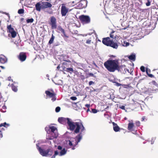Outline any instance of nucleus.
<instances>
[{"label": "nucleus", "instance_id": "a211bd4d", "mask_svg": "<svg viewBox=\"0 0 158 158\" xmlns=\"http://www.w3.org/2000/svg\"><path fill=\"white\" fill-rule=\"evenodd\" d=\"M134 127V125L133 123H129L128 126V130L131 131H132L133 130V128Z\"/></svg>", "mask_w": 158, "mask_h": 158}, {"label": "nucleus", "instance_id": "5fc2aeb1", "mask_svg": "<svg viewBox=\"0 0 158 158\" xmlns=\"http://www.w3.org/2000/svg\"><path fill=\"white\" fill-rule=\"evenodd\" d=\"M1 68L2 69H5V67L3 66H1Z\"/></svg>", "mask_w": 158, "mask_h": 158}, {"label": "nucleus", "instance_id": "864d4df0", "mask_svg": "<svg viewBox=\"0 0 158 158\" xmlns=\"http://www.w3.org/2000/svg\"><path fill=\"white\" fill-rule=\"evenodd\" d=\"M122 84L119 83H117V85H118V86H122Z\"/></svg>", "mask_w": 158, "mask_h": 158}, {"label": "nucleus", "instance_id": "58836bf2", "mask_svg": "<svg viewBox=\"0 0 158 158\" xmlns=\"http://www.w3.org/2000/svg\"><path fill=\"white\" fill-rule=\"evenodd\" d=\"M70 99L73 100H75L77 99V98L76 97L73 96L70 97Z\"/></svg>", "mask_w": 158, "mask_h": 158}, {"label": "nucleus", "instance_id": "20e7f679", "mask_svg": "<svg viewBox=\"0 0 158 158\" xmlns=\"http://www.w3.org/2000/svg\"><path fill=\"white\" fill-rule=\"evenodd\" d=\"M102 42L104 45L110 46L114 49H117L118 47L117 43L114 42L113 40H110L109 37L103 38Z\"/></svg>", "mask_w": 158, "mask_h": 158}, {"label": "nucleus", "instance_id": "7ed1b4c3", "mask_svg": "<svg viewBox=\"0 0 158 158\" xmlns=\"http://www.w3.org/2000/svg\"><path fill=\"white\" fill-rule=\"evenodd\" d=\"M38 143L36 144L37 148L41 155L44 156L51 157L52 156L53 154V150L52 149L49 148L45 150L40 147Z\"/></svg>", "mask_w": 158, "mask_h": 158}, {"label": "nucleus", "instance_id": "4c0bfd02", "mask_svg": "<svg viewBox=\"0 0 158 158\" xmlns=\"http://www.w3.org/2000/svg\"><path fill=\"white\" fill-rule=\"evenodd\" d=\"M135 124L137 127H139L140 126V122L139 121H137L135 122Z\"/></svg>", "mask_w": 158, "mask_h": 158}, {"label": "nucleus", "instance_id": "0eeeda50", "mask_svg": "<svg viewBox=\"0 0 158 158\" xmlns=\"http://www.w3.org/2000/svg\"><path fill=\"white\" fill-rule=\"evenodd\" d=\"M50 90L52 92L46 90L45 91V93L46 95V96L48 97L49 98H52V100L53 102L56 100V94L52 89H51Z\"/></svg>", "mask_w": 158, "mask_h": 158}, {"label": "nucleus", "instance_id": "680f3d73", "mask_svg": "<svg viewBox=\"0 0 158 158\" xmlns=\"http://www.w3.org/2000/svg\"><path fill=\"white\" fill-rule=\"evenodd\" d=\"M109 108V106H107V107L105 109H108Z\"/></svg>", "mask_w": 158, "mask_h": 158}, {"label": "nucleus", "instance_id": "ea45409f", "mask_svg": "<svg viewBox=\"0 0 158 158\" xmlns=\"http://www.w3.org/2000/svg\"><path fill=\"white\" fill-rule=\"evenodd\" d=\"M122 86L124 88H127L129 87V85H128L122 84Z\"/></svg>", "mask_w": 158, "mask_h": 158}, {"label": "nucleus", "instance_id": "4d7b16f0", "mask_svg": "<svg viewBox=\"0 0 158 158\" xmlns=\"http://www.w3.org/2000/svg\"><path fill=\"white\" fill-rule=\"evenodd\" d=\"M73 146V147L72 148V150H74V149H75V146Z\"/></svg>", "mask_w": 158, "mask_h": 158}, {"label": "nucleus", "instance_id": "79ce46f5", "mask_svg": "<svg viewBox=\"0 0 158 158\" xmlns=\"http://www.w3.org/2000/svg\"><path fill=\"white\" fill-rule=\"evenodd\" d=\"M91 42V40L90 39H88L86 41V43L87 44H90Z\"/></svg>", "mask_w": 158, "mask_h": 158}, {"label": "nucleus", "instance_id": "bb28decb", "mask_svg": "<svg viewBox=\"0 0 158 158\" xmlns=\"http://www.w3.org/2000/svg\"><path fill=\"white\" fill-rule=\"evenodd\" d=\"M50 130L51 131L54 133V131L56 130H57L56 128L54 126H50Z\"/></svg>", "mask_w": 158, "mask_h": 158}, {"label": "nucleus", "instance_id": "aec40b11", "mask_svg": "<svg viewBox=\"0 0 158 158\" xmlns=\"http://www.w3.org/2000/svg\"><path fill=\"white\" fill-rule=\"evenodd\" d=\"M41 6L40 2L37 3L35 5V9L38 11H40L41 10Z\"/></svg>", "mask_w": 158, "mask_h": 158}, {"label": "nucleus", "instance_id": "2eb2a0df", "mask_svg": "<svg viewBox=\"0 0 158 158\" xmlns=\"http://www.w3.org/2000/svg\"><path fill=\"white\" fill-rule=\"evenodd\" d=\"M112 124L113 126V129L115 132L118 131L120 130L119 127L118 126L117 124L114 122H112Z\"/></svg>", "mask_w": 158, "mask_h": 158}, {"label": "nucleus", "instance_id": "9d476101", "mask_svg": "<svg viewBox=\"0 0 158 158\" xmlns=\"http://www.w3.org/2000/svg\"><path fill=\"white\" fill-rule=\"evenodd\" d=\"M51 25L52 29H55L56 28V19L54 16L50 18Z\"/></svg>", "mask_w": 158, "mask_h": 158}, {"label": "nucleus", "instance_id": "cd10ccee", "mask_svg": "<svg viewBox=\"0 0 158 158\" xmlns=\"http://www.w3.org/2000/svg\"><path fill=\"white\" fill-rule=\"evenodd\" d=\"M9 33L11 34V37L13 38H15L17 35V33L15 31H12Z\"/></svg>", "mask_w": 158, "mask_h": 158}, {"label": "nucleus", "instance_id": "dca6fc26", "mask_svg": "<svg viewBox=\"0 0 158 158\" xmlns=\"http://www.w3.org/2000/svg\"><path fill=\"white\" fill-rule=\"evenodd\" d=\"M58 29L63 34L64 37L66 38H69V36L66 34L64 30L61 26L58 27Z\"/></svg>", "mask_w": 158, "mask_h": 158}, {"label": "nucleus", "instance_id": "052dcab7", "mask_svg": "<svg viewBox=\"0 0 158 158\" xmlns=\"http://www.w3.org/2000/svg\"><path fill=\"white\" fill-rule=\"evenodd\" d=\"M110 56L111 57H115V56H114V55H113L111 56Z\"/></svg>", "mask_w": 158, "mask_h": 158}, {"label": "nucleus", "instance_id": "412c9836", "mask_svg": "<svg viewBox=\"0 0 158 158\" xmlns=\"http://www.w3.org/2000/svg\"><path fill=\"white\" fill-rule=\"evenodd\" d=\"M146 72L147 74L149 77L151 78L154 77V76L152 74L149 73H150V69H148L147 68L146 69Z\"/></svg>", "mask_w": 158, "mask_h": 158}, {"label": "nucleus", "instance_id": "09e8293b", "mask_svg": "<svg viewBox=\"0 0 158 158\" xmlns=\"http://www.w3.org/2000/svg\"><path fill=\"white\" fill-rule=\"evenodd\" d=\"M85 106L89 108L90 106V105L89 104H86L85 105Z\"/></svg>", "mask_w": 158, "mask_h": 158}, {"label": "nucleus", "instance_id": "13d9d810", "mask_svg": "<svg viewBox=\"0 0 158 158\" xmlns=\"http://www.w3.org/2000/svg\"><path fill=\"white\" fill-rule=\"evenodd\" d=\"M76 2L75 3V2L74 1H73L72 2V3L73 4V5H74V4H75L76 3Z\"/></svg>", "mask_w": 158, "mask_h": 158}, {"label": "nucleus", "instance_id": "b1692460", "mask_svg": "<svg viewBox=\"0 0 158 158\" xmlns=\"http://www.w3.org/2000/svg\"><path fill=\"white\" fill-rule=\"evenodd\" d=\"M66 71L68 72H69L70 73H72L73 72V70L72 68H66Z\"/></svg>", "mask_w": 158, "mask_h": 158}, {"label": "nucleus", "instance_id": "ddd939ff", "mask_svg": "<svg viewBox=\"0 0 158 158\" xmlns=\"http://www.w3.org/2000/svg\"><path fill=\"white\" fill-rule=\"evenodd\" d=\"M41 6L42 8H50L52 6V4L48 2H43L42 3Z\"/></svg>", "mask_w": 158, "mask_h": 158}, {"label": "nucleus", "instance_id": "e433bc0d", "mask_svg": "<svg viewBox=\"0 0 158 158\" xmlns=\"http://www.w3.org/2000/svg\"><path fill=\"white\" fill-rule=\"evenodd\" d=\"M97 112V110L95 109H92V112L93 113H96Z\"/></svg>", "mask_w": 158, "mask_h": 158}, {"label": "nucleus", "instance_id": "e2e57ef3", "mask_svg": "<svg viewBox=\"0 0 158 158\" xmlns=\"http://www.w3.org/2000/svg\"><path fill=\"white\" fill-rule=\"evenodd\" d=\"M52 139H53V138H51V137H50V138L49 139H50V140Z\"/></svg>", "mask_w": 158, "mask_h": 158}, {"label": "nucleus", "instance_id": "423d86ee", "mask_svg": "<svg viewBox=\"0 0 158 158\" xmlns=\"http://www.w3.org/2000/svg\"><path fill=\"white\" fill-rule=\"evenodd\" d=\"M79 19L83 24H88L90 22V18L88 15H81L79 16Z\"/></svg>", "mask_w": 158, "mask_h": 158}, {"label": "nucleus", "instance_id": "bf43d9fd", "mask_svg": "<svg viewBox=\"0 0 158 158\" xmlns=\"http://www.w3.org/2000/svg\"><path fill=\"white\" fill-rule=\"evenodd\" d=\"M57 136H58V135H57H57H56V134H55V138H56L57 137Z\"/></svg>", "mask_w": 158, "mask_h": 158}, {"label": "nucleus", "instance_id": "774afa93", "mask_svg": "<svg viewBox=\"0 0 158 158\" xmlns=\"http://www.w3.org/2000/svg\"><path fill=\"white\" fill-rule=\"evenodd\" d=\"M46 1H49V0H46Z\"/></svg>", "mask_w": 158, "mask_h": 158}, {"label": "nucleus", "instance_id": "5701e85b", "mask_svg": "<svg viewBox=\"0 0 158 158\" xmlns=\"http://www.w3.org/2000/svg\"><path fill=\"white\" fill-rule=\"evenodd\" d=\"M11 88L12 90L14 92H16L18 90L17 87L15 86L13 84H11Z\"/></svg>", "mask_w": 158, "mask_h": 158}, {"label": "nucleus", "instance_id": "a878e982", "mask_svg": "<svg viewBox=\"0 0 158 158\" xmlns=\"http://www.w3.org/2000/svg\"><path fill=\"white\" fill-rule=\"evenodd\" d=\"M128 58L130 60H135V55L133 54L129 56Z\"/></svg>", "mask_w": 158, "mask_h": 158}, {"label": "nucleus", "instance_id": "f03ea898", "mask_svg": "<svg viewBox=\"0 0 158 158\" xmlns=\"http://www.w3.org/2000/svg\"><path fill=\"white\" fill-rule=\"evenodd\" d=\"M104 65L109 72H114L116 70L119 71L120 67L117 60H108L104 64Z\"/></svg>", "mask_w": 158, "mask_h": 158}, {"label": "nucleus", "instance_id": "6e6d98bb", "mask_svg": "<svg viewBox=\"0 0 158 158\" xmlns=\"http://www.w3.org/2000/svg\"><path fill=\"white\" fill-rule=\"evenodd\" d=\"M86 111L87 112H88L89 111H90V110L89 108H88V109L87 110H86Z\"/></svg>", "mask_w": 158, "mask_h": 158}, {"label": "nucleus", "instance_id": "a18cd8bd", "mask_svg": "<svg viewBox=\"0 0 158 158\" xmlns=\"http://www.w3.org/2000/svg\"><path fill=\"white\" fill-rule=\"evenodd\" d=\"M57 149L58 150H61L62 149V147L60 146H58L57 147Z\"/></svg>", "mask_w": 158, "mask_h": 158}, {"label": "nucleus", "instance_id": "c756f323", "mask_svg": "<svg viewBox=\"0 0 158 158\" xmlns=\"http://www.w3.org/2000/svg\"><path fill=\"white\" fill-rule=\"evenodd\" d=\"M34 19L31 18L30 19H27L26 20V22L27 23H32L34 21Z\"/></svg>", "mask_w": 158, "mask_h": 158}, {"label": "nucleus", "instance_id": "338daca9", "mask_svg": "<svg viewBox=\"0 0 158 158\" xmlns=\"http://www.w3.org/2000/svg\"><path fill=\"white\" fill-rule=\"evenodd\" d=\"M138 0L140 2H142V0Z\"/></svg>", "mask_w": 158, "mask_h": 158}, {"label": "nucleus", "instance_id": "603ef678", "mask_svg": "<svg viewBox=\"0 0 158 158\" xmlns=\"http://www.w3.org/2000/svg\"><path fill=\"white\" fill-rule=\"evenodd\" d=\"M121 108L122 109H124L125 106H122L121 107Z\"/></svg>", "mask_w": 158, "mask_h": 158}, {"label": "nucleus", "instance_id": "39448f33", "mask_svg": "<svg viewBox=\"0 0 158 158\" xmlns=\"http://www.w3.org/2000/svg\"><path fill=\"white\" fill-rule=\"evenodd\" d=\"M81 133L77 135L75 138H73L71 139V140H69L68 144L70 146L71 148V146H76L82 138V136L81 135Z\"/></svg>", "mask_w": 158, "mask_h": 158}, {"label": "nucleus", "instance_id": "49530a36", "mask_svg": "<svg viewBox=\"0 0 158 158\" xmlns=\"http://www.w3.org/2000/svg\"><path fill=\"white\" fill-rule=\"evenodd\" d=\"M8 80L9 81H11L12 82H13V80L12 79H11V77H8Z\"/></svg>", "mask_w": 158, "mask_h": 158}, {"label": "nucleus", "instance_id": "6e6552de", "mask_svg": "<svg viewBox=\"0 0 158 158\" xmlns=\"http://www.w3.org/2000/svg\"><path fill=\"white\" fill-rule=\"evenodd\" d=\"M67 152V150L65 148H64L59 153L57 150L54 152V154L52 156L51 158H55L56 156L59 155L60 156H62L66 154Z\"/></svg>", "mask_w": 158, "mask_h": 158}, {"label": "nucleus", "instance_id": "3c124183", "mask_svg": "<svg viewBox=\"0 0 158 158\" xmlns=\"http://www.w3.org/2000/svg\"><path fill=\"white\" fill-rule=\"evenodd\" d=\"M24 20V19L23 18H21L20 19V21L21 22H22Z\"/></svg>", "mask_w": 158, "mask_h": 158}, {"label": "nucleus", "instance_id": "37998d69", "mask_svg": "<svg viewBox=\"0 0 158 158\" xmlns=\"http://www.w3.org/2000/svg\"><path fill=\"white\" fill-rule=\"evenodd\" d=\"M150 3H150V1H148L147 2L146 4V5L147 6H149L151 4Z\"/></svg>", "mask_w": 158, "mask_h": 158}, {"label": "nucleus", "instance_id": "7c9ffc66", "mask_svg": "<svg viewBox=\"0 0 158 158\" xmlns=\"http://www.w3.org/2000/svg\"><path fill=\"white\" fill-rule=\"evenodd\" d=\"M2 109L3 110H1V111H2L3 112H6V107L5 105H4L3 106H2Z\"/></svg>", "mask_w": 158, "mask_h": 158}, {"label": "nucleus", "instance_id": "4468645a", "mask_svg": "<svg viewBox=\"0 0 158 158\" xmlns=\"http://www.w3.org/2000/svg\"><path fill=\"white\" fill-rule=\"evenodd\" d=\"M71 61L69 60H64V62L62 63L63 65L64 66V67H69V65L71 64Z\"/></svg>", "mask_w": 158, "mask_h": 158}, {"label": "nucleus", "instance_id": "69168bd1", "mask_svg": "<svg viewBox=\"0 0 158 158\" xmlns=\"http://www.w3.org/2000/svg\"><path fill=\"white\" fill-rule=\"evenodd\" d=\"M0 135H1V137H2V134H1Z\"/></svg>", "mask_w": 158, "mask_h": 158}, {"label": "nucleus", "instance_id": "1a4fd4ad", "mask_svg": "<svg viewBox=\"0 0 158 158\" xmlns=\"http://www.w3.org/2000/svg\"><path fill=\"white\" fill-rule=\"evenodd\" d=\"M87 5V1L85 0H81L79 2L77 6V8L82 9L85 8Z\"/></svg>", "mask_w": 158, "mask_h": 158}, {"label": "nucleus", "instance_id": "de8ad7c7", "mask_svg": "<svg viewBox=\"0 0 158 158\" xmlns=\"http://www.w3.org/2000/svg\"><path fill=\"white\" fill-rule=\"evenodd\" d=\"M114 32V31H113L111 34L110 35V37L111 38H114V35L112 34Z\"/></svg>", "mask_w": 158, "mask_h": 158}, {"label": "nucleus", "instance_id": "c85d7f7f", "mask_svg": "<svg viewBox=\"0 0 158 158\" xmlns=\"http://www.w3.org/2000/svg\"><path fill=\"white\" fill-rule=\"evenodd\" d=\"M90 77H94L95 78L96 77V76L94 75V74L93 73H89L88 74L87 76V77H86V78H87Z\"/></svg>", "mask_w": 158, "mask_h": 158}, {"label": "nucleus", "instance_id": "2f4dec72", "mask_svg": "<svg viewBox=\"0 0 158 158\" xmlns=\"http://www.w3.org/2000/svg\"><path fill=\"white\" fill-rule=\"evenodd\" d=\"M19 14H22L24 12V10L23 9H20L19 10L18 12Z\"/></svg>", "mask_w": 158, "mask_h": 158}, {"label": "nucleus", "instance_id": "0e129e2a", "mask_svg": "<svg viewBox=\"0 0 158 158\" xmlns=\"http://www.w3.org/2000/svg\"><path fill=\"white\" fill-rule=\"evenodd\" d=\"M60 68V66H57V68L58 69H59Z\"/></svg>", "mask_w": 158, "mask_h": 158}, {"label": "nucleus", "instance_id": "6ab92c4d", "mask_svg": "<svg viewBox=\"0 0 158 158\" xmlns=\"http://www.w3.org/2000/svg\"><path fill=\"white\" fill-rule=\"evenodd\" d=\"M7 32L9 33L15 31L14 28L12 27V25L11 24L7 25Z\"/></svg>", "mask_w": 158, "mask_h": 158}, {"label": "nucleus", "instance_id": "72a5a7b5", "mask_svg": "<svg viewBox=\"0 0 158 158\" xmlns=\"http://www.w3.org/2000/svg\"><path fill=\"white\" fill-rule=\"evenodd\" d=\"M60 110V108L59 106H57L56 108L55 111L56 112H59Z\"/></svg>", "mask_w": 158, "mask_h": 158}, {"label": "nucleus", "instance_id": "393cba45", "mask_svg": "<svg viewBox=\"0 0 158 158\" xmlns=\"http://www.w3.org/2000/svg\"><path fill=\"white\" fill-rule=\"evenodd\" d=\"M10 126V124L5 122L3 123H1V127H5L7 128Z\"/></svg>", "mask_w": 158, "mask_h": 158}, {"label": "nucleus", "instance_id": "9b49d317", "mask_svg": "<svg viewBox=\"0 0 158 158\" xmlns=\"http://www.w3.org/2000/svg\"><path fill=\"white\" fill-rule=\"evenodd\" d=\"M68 12V9L64 6V4L62 5L61 13L62 16H65Z\"/></svg>", "mask_w": 158, "mask_h": 158}, {"label": "nucleus", "instance_id": "4be33fe9", "mask_svg": "<svg viewBox=\"0 0 158 158\" xmlns=\"http://www.w3.org/2000/svg\"><path fill=\"white\" fill-rule=\"evenodd\" d=\"M55 38V37L53 34H52V37L48 42V44H51L53 43L54 40Z\"/></svg>", "mask_w": 158, "mask_h": 158}, {"label": "nucleus", "instance_id": "f257e3e1", "mask_svg": "<svg viewBox=\"0 0 158 158\" xmlns=\"http://www.w3.org/2000/svg\"><path fill=\"white\" fill-rule=\"evenodd\" d=\"M58 121L62 124L66 122L69 127V129L71 131H74V133L76 134L79 133L80 130L81 132L85 130V128L80 120L77 122H73L69 118L60 117L58 118Z\"/></svg>", "mask_w": 158, "mask_h": 158}, {"label": "nucleus", "instance_id": "f704fd0d", "mask_svg": "<svg viewBox=\"0 0 158 158\" xmlns=\"http://www.w3.org/2000/svg\"><path fill=\"white\" fill-rule=\"evenodd\" d=\"M140 70L143 72L145 71V68L144 66H141L140 68Z\"/></svg>", "mask_w": 158, "mask_h": 158}, {"label": "nucleus", "instance_id": "f8f14e48", "mask_svg": "<svg viewBox=\"0 0 158 158\" xmlns=\"http://www.w3.org/2000/svg\"><path fill=\"white\" fill-rule=\"evenodd\" d=\"M18 58L22 62L24 61L27 58L26 53L24 52L20 53Z\"/></svg>", "mask_w": 158, "mask_h": 158}, {"label": "nucleus", "instance_id": "c03bdc74", "mask_svg": "<svg viewBox=\"0 0 158 158\" xmlns=\"http://www.w3.org/2000/svg\"><path fill=\"white\" fill-rule=\"evenodd\" d=\"M94 84V82H93L92 81H90L89 82V85H90L92 84Z\"/></svg>", "mask_w": 158, "mask_h": 158}, {"label": "nucleus", "instance_id": "8fccbe9b", "mask_svg": "<svg viewBox=\"0 0 158 158\" xmlns=\"http://www.w3.org/2000/svg\"><path fill=\"white\" fill-rule=\"evenodd\" d=\"M142 119L141 120L142 121H143L145 119H146L145 118V116H143L142 117Z\"/></svg>", "mask_w": 158, "mask_h": 158}, {"label": "nucleus", "instance_id": "f3484780", "mask_svg": "<svg viewBox=\"0 0 158 158\" xmlns=\"http://www.w3.org/2000/svg\"><path fill=\"white\" fill-rule=\"evenodd\" d=\"M1 63L4 64L7 61V59L3 55H1Z\"/></svg>", "mask_w": 158, "mask_h": 158}, {"label": "nucleus", "instance_id": "473e14b6", "mask_svg": "<svg viewBox=\"0 0 158 158\" xmlns=\"http://www.w3.org/2000/svg\"><path fill=\"white\" fill-rule=\"evenodd\" d=\"M45 129L46 131L48 133H49L50 132V127H45Z\"/></svg>", "mask_w": 158, "mask_h": 158}, {"label": "nucleus", "instance_id": "a19ab883", "mask_svg": "<svg viewBox=\"0 0 158 158\" xmlns=\"http://www.w3.org/2000/svg\"><path fill=\"white\" fill-rule=\"evenodd\" d=\"M80 77L81 79L83 80H84L85 78V77L83 75H81L80 76Z\"/></svg>", "mask_w": 158, "mask_h": 158}, {"label": "nucleus", "instance_id": "c9c22d12", "mask_svg": "<svg viewBox=\"0 0 158 158\" xmlns=\"http://www.w3.org/2000/svg\"><path fill=\"white\" fill-rule=\"evenodd\" d=\"M129 43L128 42H124L123 44V45L124 46H129Z\"/></svg>", "mask_w": 158, "mask_h": 158}]
</instances>
